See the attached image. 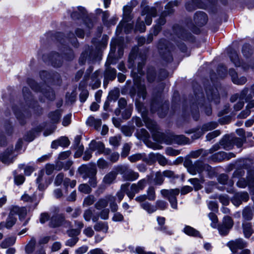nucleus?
Here are the masks:
<instances>
[{
  "label": "nucleus",
  "instance_id": "0e129e2a",
  "mask_svg": "<svg viewBox=\"0 0 254 254\" xmlns=\"http://www.w3.org/2000/svg\"><path fill=\"white\" fill-rule=\"evenodd\" d=\"M64 184L67 186H69L71 188H73L76 185L75 181H70L68 179H65L64 181Z\"/></svg>",
  "mask_w": 254,
  "mask_h": 254
},
{
  "label": "nucleus",
  "instance_id": "a878e982",
  "mask_svg": "<svg viewBox=\"0 0 254 254\" xmlns=\"http://www.w3.org/2000/svg\"><path fill=\"white\" fill-rule=\"evenodd\" d=\"M135 30L140 32H143L145 30V26L142 20V18L139 17L137 19Z\"/></svg>",
  "mask_w": 254,
  "mask_h": 254
},
{
  "label": "nucleus",
  "instance_id": "bf43d9fd",
  "mask_svg": "<svg viewBox=\"0 0 254 254\" xmlns=\"http://www.w3.org/2000/svg\"><path fill=\"white\" fill-rule=\"evenodd\" d=\"M33 199V197L26 193H24L21 197V199L25 202H31L32 201Z\"/></svg>",
  "mask_w": 254,
  "mask_h": 254
},
{
  "label": "nucleus",
  "instance_id": "f3484780",
  "mask_svg": "<svg viewBox=\"0 0 254 254\" xmlns=\"http://www.w3.org/2000/svg\"><path fill=\"white\" fill-rule=\"evenodd\" d=\"M116 169L117 170V168ZM116 172V173L111 172L106 175L104 178V182L107 184H110L112 183L116 179L117 174L119 173L117 171Z\"/></svg>",
  "mask_w": 254,
  "mask_h": 254
},
{
  "label": "nucleus",
  "instance_id": "a18cd8bd",
  "mask_svg": "<svg viewBox=\"0 0 254 254\" xmlns=\"http://www.w3.org/2000/svg\"><path fill=\"white\" fill-rule=\"evenodd\" d=\"M88 96V92L87 90L82 89L80 94V100L82 102L85 101Z\"/></svg>",
  "mask_w": 254,
  "mask_h": 254
},
{
  "label": "nucleus",
  "instance_id": "a211bd4d",
  "mask_svg": "<svg viewBox=\"0 0 254 254\" xmlns=\"http://www.w3.org/2000/svg\"><path fill=\"white\" fill-rule=\"evenodd\" d=\"M94 228L97 231H102L104 233H107L108 230V225L106 222H99L94 225Z\"/></svg>",
  "mask_w": 254,
  "mask_h": 254
},
{
  "label": "nucleus",
  "instance_id": "69168bd1",
  "mask_svg": "<svg viewBox=\"0 0 254 254\" xmlns=\"http://www.w3.org/2000/svg\"><path fill=\"white\" fill-rule=\"evenodd\" d=\"M80 233L79 229H71L68 232V234L70 237H75L74 236H77Z\"/></svg>",
  "mask_w": 254,
  "mask_h": 254
},
{
  "label": "nucleus",
  "instance_id": "e2e57ef3",
  "mask_svg": "<svg viewBox=\"0 0 254 254\" xmlns=\"http://www.w3.org/2000/svg\"><path fill=\"white\" fill-rule=\"evenodd\" d=\"M209 209L212 211H216L218 209V206L216 202L210 201L208 204Z\"/></svg>",
  "mask_w": 254,
  "mask_h": 254
},
{
  "label": "nucleus",
  "instance_id": "c756f323",
  "mask_svg": "<svg viewBox=\"0 0 254 254\" xmlns=\"http://www.w3.org/2000/svg\"><path fill=\"white\" fill-rule=\"evenodd\" d=\"M61 117V113L59 111H57L50 114V118L53 123H56L59 122Z\"/></svg>",
  "mask_w": 254,
  "mask_h": 254
},
{
  "label": "nucleus",
  "instance_id": "72a5a7b5",
  "mask_svg": "<svg viewBox=\"0 0 254 254\" xmlns=\"http://www.w3.org/2000/svg\"><path fill=\"white\" fill-rule=\"evenodd\" d=\"M80 191L84 193H89L91 191V188L87 184H81L78 187Z\"/></svg>",
  "mask_w": 254,
  "mask_h": 254
},
{
  "label": "nucleus",
  "instance_id": "c9c22d12",
  "mask_svg": "<svg viewBox=\"0 0 254 254\" xmlns=\"http://www.w3.org/2000/svg\"><path fill=\"white\" fill-rule=\"evenodd\" d=\"M163 176L161 172H157L156 174V177L154 179V183L156 185H161L163 182Z\"/></svg>",
  "mask_w": 254,
  "mask_h": 254
},
{
  "label": "nucleus",
  "instance_id": "f257e3e1",
  "mask_svg": "<svg viewBox=\"0 0 254 254\" xmlns=\"http://www.w3.org/2000/svg\"><path fill=\"white\" fill-rule=\"evenodd\" d=\"M137 4L136 0H132L127 5L124 7V17L123 20L117 27V32H121L123 30L125 33H128L132 28V25L129 23L132 19L130 15L131 12L133 7Z\"/></svg>",
  "mask_w": 254,
  "mask_h": 254
},
{
  "label": "nucleus",
  "instance_id": "8fccbe9b",
  "mask_svg": "<svg viewBox=\"0 0 254 254\" xmlns=\"http://www.w3.org/2000/svg\"><path fill=\"white\" fill-rule=\"evenodd\" d=\"M220 134V132L218 130H216L211 132L209 133L206 135V139L207 140H210L214 137L218 136Z\"/></svg>",
  "mask_w": 254,
  "mask_h": 254
},
{
  "label": "nucleus",
  "instance_id": "aec40b11",
  "mask_svg": "<svg viewBox=\"0 0 254 254\" xmlns=\"http://www.w3.org/2000/svg\"><path fill=\"white\" fill-rule=\"evenodd\" d=\"M192 4H191V6H190V3H187L186 5V9L188 11H192V10L194 9L196 7H199V8H204L203 6H202L200 3L199 2V0H191Z\"/></svg>",
  "mask_w": 254,
  "mask_h": 254
},
{
  "label": "nucleus",
  "instance_id": "58836bf2",
  "mask_svg": "<svg viewBox=\"0 0 254 254\" xmlns=\"http://www.w3.org/2000/svg\"><path fill=\"white\" fill-rule=\"evenodd\" d=\"M109 210L108 209H102L99 217L100 216L102 219L106 220L109 218Z\"/></svg>",
  "mask_w": 254,
  "mask_h": 254
},
{
  "label": "nucleus",
  "instance_id": "6e6552de",
  "mask_svg": "<svg viewBox=\"0 0 254 254\" xmlns=\"http://www.w3.org/2000/svg\"><path fill=\"white\" fill-rule=\"evenodd\" d=\"M227 246L233 253H236L239 249H242L246 246V243L242 239L231 241L227 243Z\"/></svg>",
  "mask_w": 254,
  "mask_h": 254
},
{
  "label": "nucleus",
  "instance_id": "b1692460",
  "mask_svg": "<svg viewBox=\"0 0 254 254\" xmlns=\"http://www.w3.org/2000/svg\"><path fill=\"white\" fill-rule=\"evenodd\" d=\"M184 232L189 236H198L199 235V232L197 230L189 226H186L184 228Z\"/></svg>",
  "mask_w": 254,
  "mask_h": 254
},
{
  "label": "nucleus",
  "instance_id": "e433bc0d",
  "mask_svg": "<svg viewBox=\"0 0 254 254\" xmlns=\"http://www.w3.org/2000/svg\"><path fill=\"white\" fill-rule=\"evenodd\" d=\"M208 217L209 219L212 221L211 226L213 228H215L216 227V224L217 222V218L216 215L214 213H210L208 214Z\"/></svg>",
  "mask_w": 254,
  "mask_h": 254
},
{
  "label": "nucleus",
  "instance_id": "393cba45",
  "mask_svg": "<svg viewBox=\"0 0 254 254\" xmlns=\"http://www.w3.org/2000/svg\"><path fill=\"white\" fill-rule=\"evenodd\" d=\"M235 198L239 199V202L237 203V204H239L242 201H246L249 199V195L247 192H238L236 194Z\"/></svg>",
  "mask_w": 254,
  "mask_h": 254
},
{
  "label": "nucleus",
  "instance_id": "6e6d98bb",
  "mask_svg": "<svg viewBox=\"0 0 254 254\" xmlns=\"http://www.w3.org/2000/svg\"><path fill=\"white\" fill-rule=\"evenodd\" d=\"M78 239L76 237H72L66 242V245L70 247L73 246L77 242Z\"/></svg>",
  "mask_w": 254,
  "mask_h": 254
},
{
  "label": "nucleus",
  "instance_id": "0eeeda50",
  "mask_svg": "<svg viewBox=\"0 0 254 254\" xmlns=\"http://www.w3.org/2000/svg\"><path fill=\"white\" fill-rule=\"evenodd\" d=\"M157 9L155 7H146L142 11L141 17L144 19L147 25H150L152 17L156 15Z\"/></svg>",
  "mask_w": 254,
  "mask_h": 254
},
{
  "label": "nucleus",
  "instance_id": "4468645a",
  "mask_svg": "<svg viewBox=\"0 0 254 254\" xmlns=\"http://www.w3.org/2000/svg\"><path fill=\"white\" fill-rule=\"evenodd\" d=\"M12 149L2 154L0 156V160L5 164H8L12 162L13 157L11 154Z\"/></svg>",
  "mask_w": 254,
  "mask_h": 254
},
{
  "label": "nucleus",
  "instance_id": "052dcab7",
  "mask_svg": "<svg viewBox=\"0 0 254 254\" xmlns=\"http://www.w3.org/2000/svg\"><path fill=\"white\" fill-rule=\"evenodd\" d=\"M64 175L62 174H60L56 178L55 183L57 186L61 185L63 181Z\"/></svg>",
  "mask_w": 254,
  "mask_h": 254
},
{
  "label": "nucleus",
  "instance_id": "6ab92c4d",
  "mask_svg": "<svg viewBox=\"0 0 254 254\" xmlns=\"http://www.w3.org/2000/svg\"><path fill=\"white\" fill-rule=\"evenodd\" d=\"M203 167L202 164L201 163H199L198 164H195V166H192L190 167L188 169V171L192 175H195L196 174V172H201L203 171V169L202 168Z\"/></svg>",
  "mask_w": 254,
  "mask_h": 254
},
{
  "label": "nucleus",
  "instance_id": "f704fd0d",
  "mask_svg": "<svg viewBox=\"0 0 254 254\" xmlns=\"http://www.w3.org/2000/svg\"><path fill=\"white\" fill-rule=\"evenodd\" d=\"M144 121L146 124V126L150 129H154L155 128V123L150 119L143 118Z\"/></svg>",
  "mask_w": 254,
  "mask_h": 254
},
{
  "label": "nucleus",
  "instance_id": "f8f14e48",
  "mask_svg": "<svg viewBox=\"0 0 254 254\" xmlns=\"http://www.w3.org/2000/svg\"><path fill=\"white\" fill-rule=\"evenodd\" d=\"M69 144V140L67 137H62L59 139L54 140L51 144L53 148H57L58 146L66 147Z\"/></svg>",
  "mask_w": 254,
  "mask_h": 254
},
{
  "label": "nucleus",
  "instance_id": "79ce46f5",
  "mask_svg": "<svg viewBox=\"0 0 254 254\" xmlns=\"http://www.w3.org/2000/svg\"><path fill=\"white\" fill-rule=\"evenodd\" d=\"M97 165L100 169H105L108 166L107 162L102 158H100L97 162Z\"/></svg>",
  "mask_w": 254,
  "mask_h": 254
},
{
  "label": "nucleus",
  "instance_id": "473e14b6",
  "mask_svg": "<svg viewBox=\"0 0 254 254\" xmlns=\"http://www.w3.org/2000/svg\"><path fill=\"white\" fill-rule=\"evenodd\" d=\"M94 201V197L92 195H89L85 198L83 202V205L85 206H89L92 204Z\"/></svg>",
  "mask_w": 254,
  "mask_h": 254
},
{
  "label": "nucleus",
  "instance_id": "2f4dec72",
  "mask_svg": "<svg viewBox=\"0 0 254 254\" xmlns=\"http://www.w3.org/2000/svg\"><path fill=\"white\" fill-rule=\"evenodd\" d=\"M189 182L193 185L195 190H198L201 188V183L198 179L196 178L191 179L189 180Z\"/></svg>",
  "mask_w": 254,
  "mask_h": 254
},
{
  "label": "nucleus",
  "instance_id": "5fc2aeb1",
  "mask_svg": "<svg viewBox=\"0 0 254 254\" xmlns=\"http://www.w3.org/2000/svg\"><path fill=\"white\" fill-rule=\"evenodd\" d=\"M93 82H94V83L91 84V86L92 87V88L93 89H97L100 86L101 82L99 80V79H98L97 77H96L95 78H93L92 79Z\"/></svg>",
  "mask_w": 254,
  "mask_h": 254
},
{
  "label": "nucleus",
  "instance_id": "423d86ee",
  "mask_svg": "<svg viewBox=\"0 0 254 254\" xmlns=\"http://www.w3.org/2000/svg\"><path fill=\"white\" fill-rule=\"evenodd\" d=\"M89 149L92 151H96V154L99 155L101 153H104L105 155H108L110 153L111 151L110 149H105L104 145L103 143L100 141H95L92 140L89 144Z\"/></svg>",
  "mask_w": 254,
  "mask_h": 254
},
{
  "label": "nucleus",
  "instance_id": "f03ea898",
  "mask_svg": "<svg viewBox=\"0 0 254 254\" xmlns=\"http://www.w3.org/2000/svg\"><path fill=\"white\" fill-rule=\"evenodd\" d=\"M27 214V210L25 207H19L18 206H13L10 212V213L7 217L6 222H1L0 223V230L4 228L10 229L15 223L16 221V218L15 215L19 216V218L21 221Z\"/></svg>",
  "mask_w": 254,
  "mask_h": 254
},
{
  "label": "nucleus",
  "instance_id": "ddd939ff",
  "mask_svg": "<svg viewBox=\"0 0 254 254\" xmlns=\"http://www.w3.org/2000/svg\"><path fill=\"white\" fill-rule=\"evenodd\" d=\"M230 74L232 77L233 82L236 84H243L246 81V78L244 76L238 77L237 73L234 70H230Z\"/></svg>",
  "mask_w": 254,
  "mask_h": 254
},
{
  "label": "nucleus",
  "instance_id": "09e8293b",
  "mask_svg": "<svg viewBox=\"0 0 254 254\" xmlns=\"http://www.w3.org/2000/svg\"><path fill=\"white\" fill-rule=\"evenodd\" d=\"M71 114H68L64 117L63 120V125L64 126H67L70 124L71 121Z\"/></svg>",
  "mask_w": 254,
  "mask_h": 254
},
{
  "label": "nucleus",
  "instance_id": "4be33fe9",
  "mask_svg": "<svg viewBox=\"0 0 254 254\" xmlns=\"http://www.w3.org/2000/svg\"><path fill=\"white\" fill-rule=\"evenodd\" d=\"M129 184L128 183H126L121 186L120 190L119 192H118L117 194L119 201H121L124 198L125 195V192H127V188Z\"/></svg>",
  "mask_w": 254,
  "mask_h": 254
},
{
  "label": "nucleus",
  "instance_id": "c03bdc74",
  "mask_svg": "<svg viewBox=\"0 0 254 254\" xmlns=\"http://www.w3.org/2000/svg\"><path fill=\"white\" fill-rule=\"evenodd\" d=\"M219 233L222 235H225L228 234L230 229L226 226L222 224L218 227Z\"/></svg>",
  "mask_w": 254,
  "mask_h": 254
},
{
  "label": "nucleus",
  "instance_id": "c85d7f7f",
  "mask_svg": "<svg viewBox=\"0 0 254 254\" xmlns=\"http://www.w3.org/2000/svg\"><path fill=\"white\" fill-rule=\"evenodd\" d=\"M217 124L213 122L208 123L202 126V130L203 132L207 131L216 128Z\"/></svg>",
  "mask_w": 254,
  "mask_h": 254
},
{
  "label": "nucleus",
  "instance_id": "de8ad7c7",
  "mask_svg": "<svg viewBox=\"0 0 254 254\" xmlns=\"http://www.w3.org/2000/svg\"><path fill=\"white\" fill-rule=\"evenodd\" d=\"M230 58L231 61L234 63L236 66H239L240 65V62L237 54H234L230 57Z\"/></svg>",
  "mask_w": 254,
  "mask_h": 254
},
{
  "label": "nucleus",
  "instance_id": "ea45409f",
  "mask_svg": "<svg viewBox=\"0 0 254 254\" xmlns=\"http://www.w3.org/2000/svg\"><path fill=\"white\" fill-rule=\"evenodd\" d=\"M142 156H143L141 154H135L129 156L128 159L130 161L132 162H134L141 159Z\"/></svg>",
  "mask_w": 254,
  "mask_h": 254
},
{
  "label": "nucleus",
  "instance_id": "9b49d317",
  "mask_svg": "<svg viewBox=\"0 0 254 254\" xmlns=\"http://www.w3.org/2000/svg\"><path fill=\"white\" fill-rule=\"evenodd\" d=\"M132 77L133 78V80L134 82V84L138 87V95L140 97L142 96V98L144 99L145 97V88L144 85H141L139 84L140 82V77L138 76V74L134 72L133 73Z\"/></svg>",
  "mask_w": 254,
  "mask_h": 254
},
{
  "label": "nucleus",
  "instance_id": "bb28decb",
  "mask_svg": "<svg viewBox=\"0 0 254 254\" xmlns=\"http://www.w3.org/2000/svg\"><path fill=\"white\" fill-rule=\"evenodd\" d=\"M141 207L147 211L148 213H151L156 210V208L153 206L151 205L149 203L145 202L141 204Z\"/></svg>",
  "mask_w": 254,
  "mask_h": 254
},
{
  "label": "nucleus",
  "instance_id": "603ef678",
  "mask_svg": "<svg viewBox=\"0 0 254 254\" xmlns=\"http://www.w3.org/2000/svg\"><path fill=\"white\" fill-rule=\"evenodd\" d=\"M24 180L25 178L22 175H18L14 177L15 183L17 185H21L24 182Z\"/></svg>",
  "mask_w": 254,
  "mask_h": 254
},
{
  "label": "nucleus",
  "instance_id": "2eb2a0df",
  "mask_svg": "<svg viewBox=\"0 0 254 254\" xmlns=\"http://www.w3.org/2000/svg\"><path fill=\"white\" fill-rule=\"evenodd\" d=\"M83 217L84 219L87 221H89L92 219L93 222H96L99 219V215L97 214H93L90 209H87L85 211Z\"/></svg>",
  "mask_w": 254,
  "mask_h": 254
},
{
  "label": "nucleus",
  "instance_id": "cd10ccee",
  "mask_svg": "<svg viewBox=\"0 0 254 254\" xmlns=\"http://www.w3.org/2000/svg\"><path fill=\"white\" fill-rule=\"evenodd\" d=\"M35 246V241L31 240L25 247V251L27 254H31L33 252Z\"/></svg>",
  "mask_w": 254,
  "mask_h": 254
},
{
  "label": "nucleus",
  "instance_id": "4d7b16f0",
  "mask_svg": "<svg viewBox=\"0 0 254 254\" xmlns=\"http://www.w3.org/2000/svg\"><path fill=\"white\" fill-rule=\"evenodd\" d=\"M192 190V189L191 187L189 186H186L182 188L181 193V194L184 195L190 192Z\"/></svg>",
  "mask_w": 254,
  "mask_h": 254
},
{
  "label": "nucleus",
  "instance_id": "a19ab883",
  "mask_svg": "<svg viewBox=\"0 0 254 254\" xmlns=\"http://www.w3.org/2000/svg\"><path fill=\"white\" fill-rule=\"evenodd\" d=\"M120 137L119 136H114L110 138V143L113 146H118L119 144Z\"/></svg>",
  "mask_w": 254,
  "mask_h": 254
},
{
  "label": "nucleus",
  "instance_id": "7c9ffc66",
  "mask_svg": "<svg viewBox=\"0 0 254 254\" xmlns=\"http://www.w3.org/2000/svg\"><path fill=\"white\" fill-rule=\"evenodd\" d=\"M222 225L230 229L233 225L232 219L229 216H225L224 217Z\"/></svg>",
  "mask_w": 254,
  "mask_h": 254
},
{
  "label": "nucleus",
  "instance_id": "20e7f679",
  "mask_svg": "<svg viewBox=\"0 0 254 254\" xmlns=\"http://www.w3.org/2000/svg\"><path fill=\"white\" fill-rule=\"evenodd\" d=\"M117 171L123 175L124 178L127 181H133L138 179L139 175L132 170L128 169L127 166H121L117 167Z\"/></svg>",
  "mask_w": 254,
  "mask_h": 254
},
{
  "label": "nucleus",
  "instance_id": "49530a36",
  "mask_svg": "<svg viewBox=\"0 0 254 254\" xmlns=\"http://www.w3.org/2000/svg\"><path fill=\"white\" fill-rule=\"evenodd\" d=\"M174 5H177V3H175V2H169L166 5V10L164 12L165 15L168 14L173 11L172 7Z\"/></svg>",
  "mask_w": 254,
  "mask_h": 254
},
{
  "label": "nucleus",
  "instance_id": "412c9836",
  "mask_svg": "<svg viewBox=\"0 0 254 254\" xmlns=\"http://www.w3.org/2000/svg\"><path fill=\"white\" fill-rule=\"evenodd\" d=\"M16 241V237L12 236L5 239L1 244V246L3 248H6L9 246L13 245Z\"/></svg>",
  "mask_w": 254,
  "mask_h": 254
},
{
  "label": "nucleus",
  "instance_id": "680f3d73",
  "mask_svg": "<svg viewBox=\"0 0 254 254\" xmlns=\"http://www.w3.org/2000/svg\"><path fill=\"white\" fill-rule=\"evenodd\" d=\"M87 250V246H83L77 249L75 251V253L76 254H83L85 253Z\"/></svg>",
  "mask_w": 254,
  "mask_h": 254
},
{
  "label": "nucleus",
  "instance_id": "864d4df0",
  "mask_svg": "<svg viewBox=\"0 0 254 254\" xmlns=\"http://www.w3.org/2000/svg\"><path fill=\"white\" fill-rule=\"evenodd\" d=\"M111 162H116L119 158V154L117 152H113L108 158Z\"/></svg>",
  "mask_w": 254,
  "mask_h": 254
},
{
  "label": "nucleus",
  "instance_id": "dca6fc26",
  "mask_svg": "<svg viewBox=\"0 0 254 254\" xmlns=\"http://www.w3.org/2000/svg\"><path fill=\"white\" fill-rule=\"evenodd\" d=\"M243 227L245 237L249 238L253 233V229L251 224L248 222H245L243 224Z\"/></svg>",
  "mask_w": 254,
  "mask_h": 254
},
{
  "label": "nucleus",
  "instance_id": "4c0bfd02",
  "mask_svg": "<svg viewBox=\"0 0 254 254\" xmlns=\"http://www.w3.org/2000/svg\"><path fill=\"white\" fill-rule=\"evenodd\" d=\"M155 190L152 187H150L147 190V198L150 200L155 199Z\"/></svg>",
  "mask_w": 254,
  "mask_h": 254
},
{
  "label": "nucleus",
  "instance_id": "3c124183",
  "mask_svg": "<svg viewBox=\"0 0 254 254\" xmlns=\"http://www.w3.org/2000/svg\"><path fill=\"white\" fill-rule=\"evenodd\" d=\"M130 149V146L129 144H125L124 145L123 148V151L122 153V156H126L128 155L129 150Z\"/></svg>",
  "mask_w": 254,
  "mask_h": 254
},
{
  "label": "nucleus",
  "instance_id": "7ed1b4c3",
  "mask_svg": "<svg viewBox=\"0 0 254 254\" xmlns=\"http://www.w3.org/2000/svg\"><path fill=\"white\" fill-rule=\"evenodd\" d=\"M180 192L179 189L162 190L161 193L163 196L167 197L171 205L172 208L174 209L177 208V200L176 196Z\"/></svg>",
  "mask_w": 254,
  "mask_h": 254
},
{
  "label": "nucleus",
  "instance_id": "5701e85b",
  "mask_svg": "<svg viewBox=\"0 0 254 254\" xmlns=\"http://www.w3.org/2000/svg\"><path fill=\"white\" fill-rule=\"evenodd\" d=\"M150 157L153 158L155 160H156L159 162V163L161 165L164 166L167 163V161H166V159H165V158L163 156H162L160 154H155L151 153L150 154Z\"/></svg>",
  "mask_w": 254,
  "mask_h": 254
},
{
  "label": "nucleus",
  "instance_id": "338daca9",
  "mask_svg": "<svg viewBox=\"0 0 254 254\" xmlns=\"http://www.w3.org/2000/svg\"><path fill=\"white\" fill-rule=\"evenodd\" d=\"M135 252L138 254H155L152 253H145L144 249L140 247H137L135 248Z\"/></svg>",
  "mask_w": 254,
  "mask_h": 254
},
{
  "label": "nucleus",
  "instance_id": "37998d69",
  "mask_svg": "<svg viewBox=\"0 0 254 254\" xmlns=\"http://www.w3.org/2000/svg\"><path fill=\"white\" fill-rule=\"evenodd\" d=\"M124 219L123 215L120 213L117 212L114 214L112 217V220L115 222L122 221Z\"/></svg>",
  "mask_w": 254,
  "mask_h": 254
},
{
  "label": "nucleus",
  "instance_id": "13d9d810",
  "mask_svg": "<svg viewBox=\"0 0 254 254\" xmlns=\"http://www.w3.org/2000/svg\"><path fill=\"white\" fill-rule=\"evenodd\" d=\"M83 233L86 236L91 237L94 234V231L91 227H87L84 229Z\"/></svg>",
  "mask_w": 254,
  "mask_h": 254
},
{
  "label": "nucleus",
  "instance_id": "1a4fd4ad",
  "mask_svg": "<svg viewBox=\"0 0 254 254\" xmlns=\"http://www.w3.org/2000/svg\"><path fill=\"white\" fill-rule=\"evenodd\" d=\"M44 171L41 170L39 172L38 177L36 179V183L38 184V188L40 190H43L46 188L48 185L51 183L50 180L47 181L44 178Z\"/></svg>",
  "mask_w": 254,
  "mask_h": 254
},
{
  "label": "nucleus",
  "instance_id": "9d476101",
  "mask_svg": "<svg viewBox=\"0 0 254 254\" xmlns=\"http://www.w3.org/2000/svg\"><path fill=\"white\" fill-rule=\"evenodd\" d=\"M115 197L112 195H108L104 198L100 199L95 204V208L98 210L105 209L108 206L109 201L114 200Z\"/></svg>",
  "mask_w": 254,
  "mask_h": 254
},
{
  "label": "nucleus",
  "instance_id": "39448f33",
  "mask_svg": "<svg viewBox=\"0 0 254 254\" xmlns=\"http://www.w3.org/2000/svg\"><path fill=\"white\" fill-rule=\"evenodd\" d=\"M145 186L146 181L144 179L139 181L136 184H132L130 187V189H127V195L130 199H132L136 193L143 190Z\"/></svg>",
  "mask_w": 254,
  "mask_h": 254
},
{
  "label": "nucleus",
  "instance_id": "774afa93",
  "mask_svg": "<svg viewBox=\"0 0 254 254\" xmlns=\"http://www.w3.org/2000/svg\"><path fill=\"white\" fill-rule=\"evenodd\" d=\"M227 180H228V176L225 174L221 175L218 178V181L221 184H225L226 183Z\"/></svg>",
  "mask_w": 254,
  "mask_h": 254
}]
</instances>
